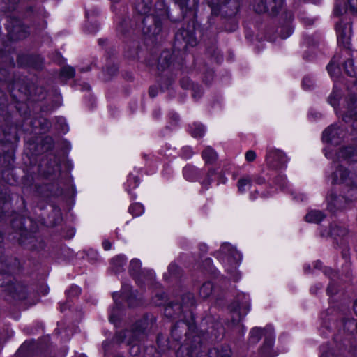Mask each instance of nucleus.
<instances>
[{
    "label": "nucleus",
    "instance_id": "obj_29",
    "mask_svg": "<svg viewBox=\"0 0 357 357\" xmlns=\"http://www.w3.org/2000/svg\"><path fill=\"white\" fill-rule=\"evenodd\" d=\"M139 184V181L138 178L132 174H130L126 183V190L130 192L131 189L136 188Z\"/></svg>",
    "mask_w": 357,
    "mask_h": 357
},
{
    "label": "nucleus",
    "instance_id": "obj_33",
    "mask_svg": "<svg viewBox=\"0 0 357 357\" xmlns=\"http://www.w3.org/2000/svg\"><path fill=\"white\" fill-rule=\"evenodd\" d=\"M81 293V289L77 285H72L67 291L66 294L68 298L78 296Z\"/></svg>",
    "mask_w": 357,
    "mask_h": 357
},
{
    "label": "nucleus",
    "instance_id": "obj_30",
    "mask_svg": "<svg viewBox=\"0 0 357 357\" xmlns=\"http://www.w3.org/2000/svg\"><path fill=\"white\" fill-rule=\"evenodd\" d=\"M344 68L346 73L350 77H355L357 75V73L354 68V61L351 59H348L344 62Z\"/></svg>",
    "mask_w": 357,
    "mask_h": 357
},
{
    "label": "nucleus",
    "instance_id": "obj_16",
    "mask_svg": "<svg viewBox=\"0 0 357 357\" xmlns=\"http://www.w3.org/2000/svg\"><path fill=\"white\" fill-rule=\"evenodd\" d=\"M183 39L185 42V47L187 45L190 46H195L197 44V40L195 36V32L193 30L187 31L185 29L180 30L179 32H178L176 34V42L179 40Z\"/></svg>",
    "mask_w": 357,
    "mask_h": 357
},
{
    "label": "nucleus",
    "instance_id": "obj_26",
    "mask_svg": "<svg viewBox=\"0 0 357 357\" xmlns=\"http://www.w3.org/2000/svg\"><path fill=\"white\" fill-rule=\"evenodd\" d=\"M213 285L211 282H206L202 284L199 289V296L203 298H207L212 293Z\"/></svg>",
    "mask_w": 357,
    "mask_h": 357
},
{
    "label": "nucleus",
    "instance_id": "obj_32",
    "mask_svg": "<svg viewBox=\"0 0 357 357\" xmlns=\"http://www.w3.org/2000/svg\"><path fill=\"white\" fill-rule=\"evenodd\" d=\"M75 75V70L70 66H66L61 71V77L64 79L72 78Z\"/></svg>",
    "mask_w": 357,
    "mask_h": 357
},
{
    "label": "nucleus",
    "instance_id": "obj_45",
    "mask_svg": "<svg viewBox=\"0 0 357 357\" xmlns=\"http://www.w3.org/2000/svg\"><path fill=\"white\" fill-rule=\"evenodd\" d=\"M292 195L294 196V199L298 202H303L307 199L305 195L297 191L293 192Z\"/></svg>",
    "mask_w": 357,
    "mask_h": 357
},
{
    "label": "nucleus",
    "instance_id": "obj_25",
    "mask_svg": "<svg viewBox=\"0 0 357 357\" xmlns=\"http://www.w3.org/2000/svg\"><path fill=\"white\" fill-rule=\"evenodd\" d=\"M31 66V67L38 69L42 66V59L39 56H32V57H24V66L25 65Z\"/></svg>",
    "mask_w": 357,
    "mask_h": 357
},
{
    "label": "nucleus",
    "instance_id": "obj_11",
    "mask_svg": "<svg viewBox=\"0 0 357 357\" xmlns=\"http://www.w3.org/2000/svg\"><path fill=\"white\" fill-rule=\"evenodd\" d=\"M267 165L272 168H280L287 162V158L279 150H269L266 154Z\"/></svg>",
    "mask_w": 357,
    "mask_h": 357
},
{
    "label": "nucleus",
    "instance_id": "obj_43",
    "mask_svg": "<svg viewBox=\"0 0 357 357\" xmlns=\"http://www.w3.org/2000/svg\"><path fill=\"white\" fill-rule=\"evenodd\" d=\"M320 357H338L331 349H323Z\"/></svg>",
    "mask_w": 357,
    "mask_h": 357
},
{
    "label": "nucleus",
    "instance_id": "obj_27",
    "mask_svg": "<svg viewBox=\"0 0 357 357\" xmlns=\"http://www.w3.org/2000/svg\"><path fill=\"white\" fill-rule=\"evenodd\" d=\"M10 199V195L7 192V188L0 183V206L6 205Z\"/></svg>",
    "mask_w": 357,
    "mask_h": 357
},
{
    "label": "nucleus",
    "instance_id": "obj_39",
    "mask_svg": "<svg viewBox=\"0 0 357 357\" xmlns=\"http://www.w3.org/2000/svg\"><path fill=\"white\" fill-rule=\"evenodd\" d=\"M3 1L6 5V9L13 11L17 8L20 0H3Z\"/></svg>",
    "mask_w": 357,
    "mask_h": 357
},
{
    "label": "nucleus",
    "instance_id": "obj_24",
    "mask_svg": "<svg viewBox=\"0 0 357 357\" xmlns=\"http://www.w3.org/2000/svg\"><path fill=\"white\" fill-rule=\"evenodd\" d=\"M202 156L206 164H211L218 158L216 152L211 147H206L202 151Z\"/></svg>",
    "mask_w": 357,
    "mask_h": 357
},
{
    "label": "nucleus",
    "instance_id": "obj_9",
    "mask_svg": "<svg viewBox=\"0 0 357 357\" xmlns=\"http://www.w3.org/2000/svg\"><path fill=\"white\" fill-rule=\"evenodd\" d=\"M262 335L265 336V344L267 349H271L274 343L273 330L271 326H267L266 328H253L250 333V341L255 344L259 341Z\"/></svg>",
    "mask_w": 357,
    "mask_h": 357
},
{
    "label": "nucleus",
    "instance_id": "obj_31",
    "mask_svg": "<svg viewBox=\"0 0 357 357\" xmlns=\"http://www.w3.org/2000/svg\"><path fill=\"white\" fill-rule=\"evenodd\" d=\"M129 212L135 217L139 216L144 213V207L139 203H135L129 208Z\"/></svg>",
    "mask_w": 357,
    "mask_h": 357
},
{
    "label": "nucleus",
    "instance_id": "obj_48",
    "mask_svg": "<svg viewBox=\"0 0 357 357\" xmlns=\"http://www.w3.org/2000/svg\"><path fill=\"white\" fill-rule=\"evenodd\" d=\"M335 291H336L335 285L333 283L331 282L327 289L328 294L331 296V295H333L335 293Z\"/></svg>",
    "mask_w": 357,
    "mask_h": 357
},
{
    "label": "nucleus",
    "instance_id": "obj_38",
    "mask_svg": "<svg viewBox=\"0 0 357 357\" xmlns=\"http://www.w3.org/2000/svg\"><path fill=\"white\" fill-rule=\"evenodd\" d=\"M314 86V82L312 79L309 76H305L303 77L302 81V86L305 90H310Z\"/></svg>",
    "mask_w": 357,
    "mask_h": 357
},
{
    "label": "nucleus",
    "instance_id": "obj_62",
    "mask_svg": "<svg viewBox=\"0 0 357 357\" xmlns=\"http://www.w3.org/2000/svg\"><path fill=\"white\" fill-rule=\"evenodd\" d=\"M209 6H211V7H213L215 5H219L220 3H219V0H218L216 2H214V1H211V2H209L208 3Z\"/></svg>",
    "mask_w": 357,
    "mask_h": 357
},
{
    "label": "nucleus",
    "instance_id": "obj_28",
    "mask_svg": "<svg viewBox=\"0 0 357 357\" xmlns=\"http://www.w3.org/2000/svg\"><path fill=\"white\" fill-rule=\"evenodd\" d=\"M204 132L205 129L201 124L194 123L190 126V133L194 137H200Z\"/></svg>",
    "mask_w": 357,
    "mask_h": 357
},
{
    "label": "nucleus",
    "instance_id": "obj_56",
    "mask_svg": "<svg viewBox=\"0 0 357 357\" xmlns=\"http://www.w3.org/2000/svg\"><path fill=\"white\" fill-rule=\"evenodd\" d=\"M334 13L336 15H340L342 14L341 9H340V8L338 6H335V7L334 8Z\"/></svg>",
    "mask_w": 357,
    "mask_h": 357
},
{
    "label": "nucleus",
    "instance_id": "obj_46",
    "mask_svg": "<svg viewBox=\"0 0 357 357\" xmlns=\"http://www.w3.org/2000/svg\"><path fill=\"white\" fill-rule=\"evenodd\" d=\"M348 5L350 10L357 14V0H348Z\"/></svg>",
    "mask_w": 357,
    "mask_h": 357
},
{
    "label": "nucleus",
    "instance_id": "obj_12",
    "mask_svg": "<svg viewBox=\"0 0 357 357\" xmlns=\"http://www.w3.org/2000/svg\"><path fill=\"white\" fill-rule=\"evenodd\" d=\"M337 43L344 47L349 44L351 36V27L349 23H343L342 21L336 24Z\"/></svg>",
    "mask_w": 357,
    "mask_h": 357
},
{
    "label": "nucleus",
    "instance_id": "obj_18",
    "mask_svg": "<svg viewBox=\"0 0 357 357\" xmlns=\"http://www.w3.org/2000/svg\"><path fill=\"white\" fill-rule=\"evenodd\" d=\"M26 91L29 92L30 99L33 101H38L43 100L45 97V92L43 87L31 84L29 86Z\"/></svg>",
    "mask_w": 357,
    "mask_h": 357
},
{
    "label": "nucleus",
    "instance_id": "obj_19",
    "mask_svg": "<svg viewBox=\"0 0 357 357\" xmlns=\"http://www.w3.org/2000/svg\"><path fill=\"white\" fill-rule=\"evenodd\" d=\"M141 261L137 259H133L130 263L129 271L131 275L135 277L137 282L140 284V276L144 274V271H141Z\"/></svg>",
    "mask_w": 357,
    "mask_h": 357
},
{
    "label": "nucleus",
    "instance_id": "obj_21",
    "mask_svg": "<svg viewBox=\"0 0 357 357\" xmlns=\"http://www.w3.org/2000/svg\"><path fill=\"white\" fill-rule=\"evenodd\" d=\"M127 258L123 255H119L112 258L111 260V267L113 271L117 273L121 271V268L126 264Z\"/></svg>",
    "mask_w": 357,
    "mask_h": 357
},
{
    "label": "nucleus",
    "instance_id": "obj_50",
    "mask_svg": "<svg viewBox=\"0 0 357 357\" xmlns=\"http://www.w3.org/2000/svg\"><path fill=\"white\" fill-rule=\"evenodd\" d=\"M177 268H178V267L175 264H169V266L168 267V271H169V273L174 274L176 273V271H177Z\"/></svg>",
    "mask_w": 357,
    "mask_h": 357
},
{
    "label": "nucleus",
    "instance_id": "obj_57",
    "mask_svg": "<svg viewBox=\"0 0 357 357\" xmlns=\"http://www.w3.org/2000/svg\"><path fill=\"white\" fill-rule=\"evenodd\" d=\"M143 328H138L137 327H136L135 328V331H133V335L134 336H137L138 334H139L140 333L143 332Z\"/></svg>",
    "mask_w": 357,
    "mask_h": 357
},
{
    "label": "nucleus",
    "instance_id": "obj_14",
    "mask_svg": "<svg viewBox=\"0 0 357 357\" xmlns=\"http://www.w3.org/2000/svg\"><path fill=\"white\" fill-rule=\"evenodd\" d=\"M347 234V227L340 222L331 223L328 231L321 233L322 236H328L337 240V238H343Z\"/></svg>",
    "mask_w": 357,
    "mask_h": 357
},
{
    "label": "nucleus",
    "instance_id": "obj_7",
    "mask_svg": "<svg viewBox=\"0 0 357 357\" xmlns=\"http://www.w3.org/2000/svg\"><path fill=\"white\" fill-rule=\"evenodd\" d=\"M216 257L224 266L225 271L233 275L234 281L238 280L236 269L239 266L242 256L231 244L223 243L216 252Z\"/></svg>",
    "mask_w": 357,
    "mask_h": 357
},
{
    "label": "nucleus",
    "instance_id": "obj_47",
    "mask_svg": "<svg viewBox=\"0 0 357 357\" xmlns=\"http://www.w3.org/2000/svg\"><path fill=\"white\" fill-rule=\"evenodd\" d=\"M168 56H169V52H163L162 54L161 55L160 61H159L160 65L162 66L163 60H165L166 61L165 64L167 66H168L170 63L169 60H167Z\"/></svg>",
    "mask_w": 357,
    "mask_h": 357
},
{
    "label": "nucleus",
    "instance_id": "obj_59",
    "mask_svg": "<svg viewBox=\"0 0 357 357\" xmlns=\"http://www.w3.org/2000/svg\"><path fill=\"white\" fill-rule=\"evenodd\" d=\"M146 272L149 277L146 278V280H152L155 276L154 273L151 271H147Z\"/></svg>",
    "mask_w": 357,
    "mask_h": 357
},
{
    "label": "nucleus",
    "instance_id": "obj_40",
    "mask_svg": "<svg viewBox=\"0 0 357 357\" xmlns=\"http://www.w3.org/2000/svg\"><path fill=\"white\" fill-rule=\"evenodd\" d=\"M275 184L281 188H284L287 186V178L284 175H280L275 178Z\"/></svg>",
    "mask_w": 357,
    "mask_h": 357
},
{
    "label": "nucleus",
    "instance_id": "obj_8",
    "mask_svg": "<svg viewBox=\"0 0 357 357\" xmlns=\"http://www.w3.org/2000/svg\"><path fill=\"white\" fill-rule=\"evenodd\" d=\"M114 301V310H125L124 305L122 301H124L130 307L141 305L143 304L141 297H138L137 292L132 291L129 285H123L121 293L115 292L113 294Z\"/></svg>",
    "mask_w": 357,
    "mask_h": 357
},
{
    "label": "nucleus",
    "instance_id": "obj_23",
    "mask_svg": "<svg viewBox=\"0 0 357 357\" xmlns=\"http://www.w3.org/2000/svg\"><path fill=\"white\" fill-rule=\"evenodd\" d=\"M252 179L250 176L245 175L239 178L237 183L238 190L244 193L252 185Z\"/></svg>",
    "mask_w": 357,
    "mask_h": 357
},
{
    "label": "nucleus",
    "instance_id": "obj_1",
    "mask_svg": "<svg viewBox=\"0 0 357 357\" xmlns=\"http://www.w3.org/2000/svg\"><path fill=\"white\" fill-rule=\"evenodd\" d=\"M5 29L7 31L8 40L0 48V82L7 84L6 89L11 101L16 103V109L22 116V107L20 98L22 96V79L11 75L10 70L17 66L22 68V52L17 50L16 42L22 39V19L10 16L6 19Z\"/></svg>",
    "mask_w": 357,
    "mask_h": 357
},
{
    "label": "nucleus",
    "instance_id": "obj_54",
    "mask_svg": "<svg viewBox=\"0 0 357 357\" xmlns=\"http://www.w3.org/2000/svg\"><path fill=\"white\" fill-rule=\"evenodd\" d=\"M183 151H186V152H187V153H186V155H185V157L186 158H188L191 157V156H192V151H191V149H189V148H185V149H183Z\"/></svg>",
    "mask_w": 357,
    "mask_h": 357
},
{
    "label": "nucleus",
    "instance_id": "obj_22",
    "mask_svg": "<svg viewBox=\"0 0 357 357\" xmlns=\"http://www.w3.org/2000/svg\"><path fill=\"white\" fill-rule=\"evenodd\" d=\"M324 218V213L318 210H311L305 215L306 221L310 223H319Z\"/></svg>",
    "mask_w": 357,
    "mask_h": 357
},
{
    "label": "nucleus",
    "instance_id": "obj_44",
    "mask_svg": "<svg viewBox=\"0 0 357 357\" xmlns=\"http://www.w3.org/2000/svg\"><path fill=\"white\" fill-rule=\"evenodd\" d=\"M256 153L252 150H249L245 153V158L247 162H252L256 159Z\"/></svg>",
    "mask_w": 357,
    "mask_h": 357
},
{
    "label": "nucleus",
    "instance_id": "obj_51",
    "mask_svg": "<svg viewBox=\"0 0 357 357\" xmlns=\"http://www.w3.org/2000/svg\"><path fill=\"white\" fill-rule=\"evenodd\" d=\"M102 246L105 250H109L112 248V243L109 241L105 240L102 242Z\"/></svg>",
    "mask_w": 357,
    "mask_h": 357
},
{
    "label": "nucleus",
    "instance_id": "obj_2",
    "mask_svg": "<svg viewBox=\"0 0 357 357\" xmlns=\"http://www.w3.org/2000/svg\"><path fill=\"white\" fill-rule=\"evenodd\" d=\"M3 243V234L0 230V248ZM22 267L18 258L0 255V298L6 301L22 300V282L14 275Z\"/></svg>",
    "mask_w": 357,
    "mask_h": 357
},
{
    "label": "nucleus",
    "instance_id": "obj_6",
    "mask_svg": "<svg viewBox=\"0 0 357 357\" xmlns=\"http://www.w3.org/2000/svg\"><path fill=\"white\" fill-rule=\"evenodd\" d=\"M152 0H139L135 8L136 11L146 15L142 20V31L149 37L158 35L162 30V22L167 17V8L162 3H158L157 8L152 11Z\"/></svg>",
    "mask_w": 357,
    "mask_h": 357
},
{
    "label": "nucleus",
    "instance_id": "obj_49",
    "mask_svg": "<svg viewBox=\"0 0 357 357\" xmlns=\"http://www.w3.org/2000/svg\"><path fill=\"white\" fill-rule=\"evenodd\" d=\"M40 123V127L43 130H48L50 127V123L47 119H43Z\"/></svg>",
    "mask_w": 357,
    "mask_h": 357
},
{
    "label": "nucleus",
    "instance_id": "obj_10",
    "mask_svg": "<svg viewBox=\"0 0 357 357\" xmlns=\"http://www.w3.org/2000/svg\"><path fill=\"white\" fill-rule=\"evenodd\" d=\"M284 0H255V10L257 13H261L269 12L272 15L276 14L282 7Z\"/></svg>",
    "mask_w": 357,
    "mask_h": 357
},
{
    "label": "nucleus",
    "instance_id": "obj_42",
    "mask_svg": "<svg viewBox=\"0 0 357 357\" xmlns=\"http://www.w3.org/2000/svg\"><path fill=\"white\" fill-rule=\"evenodd\" d=\"M57 123L60 125L59 129L61 130V131L66 132L68 130V126L66 123L65 119L62 117H58L56 119Z\"/></svg>",
    "mask_w": 357,
    "mask_h": 357
},
{
    "label": "nucleus",
    "instance_id": "obj_58",
    "mask_svg": "<svg viewBox=\"0 0 357 357\" xmlns=\"http://www.w3.org/2000/svg\"><path fill=\"white\" fill-rule=\"evenodd\" d=\"M118 314H112L110 317H109V321L112 323H114V324H116V317H117Z\"/></svg>",
    "mask_w": 357,
    "mask_h": 357
},
{
    "label": "nucleus",
    "instance_id": "obj_53",
    "mask_svg": "<svg viewBox=\"0 0 357 357\" xmlns=\"http://www.w3.org/2000/svg\"><path fill=\"white\" fill-rule=\"evenodd\" d=\"M70 305L68 303L61 304V311H66V310H70Z\"/></svg>",
    "mask_w": 357,
    "mask_h": 357
},
{
    "label": "nucleus",
    "instance_id": "obj_4",
    "mask_svg": "<svg viewBox=\"0 0 357 357\" xmlns=\"http://www.w3.org/2000/svg\"><path fill=\"white\" fill-rule=\"evenodd\" d=\"M346 137L345 130L337 126H331L323 132L322 140L328 144L324 149L325 156L331 159L335 164L339 162L347 163L357 161V147H341L333 153L332 145L340 144Z\"/></svg>",
    "mask_w": 357,
    "mask_h": 357
},
{
    "label": "nucleus",
    "instance_id": "obj_37",
    "mask_svg": "<svg viewBox=\"0 0 357 357\" xmlns=\"http://www.w3.org/2000/svg\"><path fill=\"white\" fill-rule=\"evenodd\" d=\"M215 174V172L214 169H211L207 175H206V178L202 181V186L206 188V189H208V186L210 185L211 184V182L212 181V176H213Z\"/></svg>",
    "mask_w": 357,
    "mask_h": 357
},
{
    "label": "nucleus",
    "instance_id": "obj_20",
    "mask_svg": "<svg viewBox=\"0 0 357 357\" xmlns=\"http://www.w3.org/2000/svg\"><path fill=\"white\" fill-rule=\"evenodd\" d=\"M339 61L340 58L338 56H335L329 64L327 66V70L331 77V78L334 79L337 77L340 74V68H339Z\"/></svg>",
    "mask_w": 357,
    "mask_h": 357
},
{
    "label": "nucleus",
    "instance_id": "obj_17",
    "mask_svg": "<svg viewBox=\"0 0 357 357\" xmlns=\"http://www.w3.org/2000/svg\"><path fill=\"white\" fill-rule=\"evenodd\" d=\"M10 226L18 235L17 243L22 246V215L18 214L16 218L10 220Z\"/></svg>",
    "mask_w": 357,
    "mask_h": 357
},
{
    "label": "nucleus",
    "instance_id": "obj_3",
    "mask_svg": "<svg viewBox=\"0 0 357 357\" xmlns=\"http://www.w3.org/2000/svg\"><path fill=\"white\" fill-rule=\"evenodd\" d=\"M3 137L0 139V167L2 179L8 185H15L20 183V178L14 172L15 151L20 137L13 133V127L1 128Z\"/></svg>",
    "mask_w": 357,
    "mask_h": 357
},
{
    "label": "nucleus",
    "instance_id": "obj_15",
    "mask_svg": "<svg viewBox=\"0 0 357 357\" xmlns=\"http://www.w3.org/2000/svg\"><path fill=\"white\" fill-rule=\"evenodd\" d=\"M236 303L231 304V310L240 312H246L250 310V298L245 294H238Z\"/></svg>",
    "mask_w": 357,
    "mask_h": 357
},
{
    "label": "nucleus",
    "instance_id": "obj_34",
    "mask_svg": "<svg viewBox=\"0 0 357 357\" xmlns=\"http://www.w3.org/2000/svg\"><path fill=\"white\" fill-rule=\"evenodd\" d=\"M43 9L41 8H38L37 10H34L32 7H27L25 10H24V18L28 16H33L38 17L39 15H42Z\"/></svg>",
    "mask_w": 357,
    "mask_h": 357
},
{
    "label": "nucleus",
    "instance_id": "obj_55",
    "mask_svg": "<svg viewBox=\"0 0 357 357\" xmlns=\"http://www.w3.org/2000/svg\"><path fill=\"white\" fill-rule=\"evenodd\" d=\"M255 181L256 183H257L259 185H261V184L264 183L265 179L262 177H258V178H256Z\"/></svg>",
    "mask_w": 357,
    "mask_h": 357
},
{
    "label": "nucleus",
    "instance_id": "obj_41",
    "mask_svg": "<svg viewBox=\"0 0 357 357\" xmlns=\"http://www.w3.org/2000/svg\"><path fill=\"white\" fill-rule=\"evenodd\" d=\"M194 170V168L191 167H184L183 175L187 180L192 181L194 179V177L191 175V173H192Z\"/></svg>",
    "mask_w": 357,
    "mask_h": 357
},
{
    "label": "nucleus",
    "instance_id": "obj_5",
    "mask_svg": "<svg viewBox=\"0 0 357 357\" xmlns=\"http://www.w3.org/2000/svg\"><path fill=\"white\" fill-rule=\"evenodd\" d=\"M332 182L351 187L345 197L337 196L332 192L328 195V208L334 213L337 210L344 208L348 202L357 198V173L348 172L342 166H338L332 174Z\"/></svg>",
    "mask_w": 357,
    "mask_h": 357
},
{
    "label": "nucleus",
    "instance_id": "obj_64",
    "mask_svg": "<svg viewBox=\"0 0 357 357\" xmlns=\"http://www.w3.org/2000/svg\"><path fill=\"white\" fill-rule=\"evenodd\" d=\"M354 312H357V299L355 300L353 305Z\"/></svg>",
    "mask_w": 357,
    "mask_h": 357
},
{
    "label": "nucleus",
    "instance_id": "obj_13",
    "mask_svg": "<svg viewBox=\"0 0 357 357\" xmlns=\"http://www.w3.org/2000/svg\"><path fill=\"white\" fill-rule=\"evenodd\" d=\"M195 305V300L194 295L191 293H188L182 297L181 304L169 303L165 307V310H172L174 311L181 310L182 312H185L188 310H192V307Z\"/></svg>",
    "mask_w": 357,
    "mask_h": 357
},
{
    "label": "nucleus",
    "instance_id": "obj_60",
    "mask_svg": "<svg viewBox=\"0 0 357 357\" xmlns=\"http://www.w3.org/2000/svg\"><path fill=\"white\" fill-rule=\"evenodd\" d=\"M287 30H288V31H287V33L286 35H283V34L281 35V37L282 38H287V37H289L292 33V30L291 29L288 28Z\"/></svg>",
    "mask_w": 357,
    "mask_h": 357
},
{
    "label": "nucleus",
    "instance_id": "obj_52",
    "mask_svg": "<svg viewBox=\"0 0 357 357\" xmlns=\"http://www.w3.org/2000/svg\"><path fill=\"white\" fill-rule=\"evenodd\" d=\"M321 288V286L320 284H317L315 286H313L310 288V291L312 294H316L318 289H320Z\"/></svg>",
    "mask_w": 357,
    "mask_h": 357
},
{
    "label": "nucleus",
    "instance_id": "obj_61",
    "mask_svg": "<svg viewBox=\"0 0 357 357\" xmlns=\"http://www.w3.org/2000/svg\"><path fill=\"white\" fill-rule=\"evenodd\" d=\"M321 262L319 261H317L314 264V266L315 268H320L321 267Z\"/></svg>",
    "mask_w": 357,
    "mask_h": 357
},
{
    "label": "nucleus",
    "instance_id": "obj_63",
    "mask_svg": "<svg viewBox=\"0 0 357 357\" xmlns=\"http://www.w3.org/2000/svg\"><path fill=\"white\" fill-rule=\"evenodd\" d=\"M325 274L331 275V273H333V271L330 268H326L324 271Z\"/></svg>",
    "mask_w": 357,
    "mask_h": 357
},
{
    "label": "nucleus",
    "instance_id": "obj_36",
    "mask_svg": "<svg viewBox=\"0 0 357 357\" xmlns=\"http://www.w3.org/2000/svg\"><path fill=\"white\" fill-rule=\"evenodd\" d=\"M339 97H340V93L336 90H333L328 98L329 103L335 108V109H336L335 106H336L337 101ZM335 111H336V113L337 114L338 112L337 110H335Z\"/></svg>",
    "mask_w": 357,
    "mask_h": 357
},
{
    "label": "nucleus",
    "instance_id": "obj_35",
    "mask_svg": "<svg viewBox=\"0 0 357 357\" xmlns=\"http://www.w3.org/2000/svg\"><path fill=\"white\" fill-rule=\"evenodd\" d=\"M152 302L155 305L160 306L162 305H165L166 302V296L165 295L164 293L157 294L155 296V297L153 298Z\"/></svg>",
    "mask_w": 357,
    "mask_h": 357
}]
</instances>
